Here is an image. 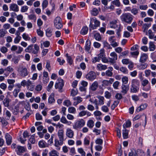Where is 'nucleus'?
I'll list each match as a JSON object with an SVG mask.
<instances>
[{
	"label": "nucleus",
	"instance_id": "8fccbe9b",
	"mask_svg": "<svg viewBox=\"0 0 156 156\" xmlns=\"http://www.w3.org/2000/svg\"><path fill=\"white\" fill-rule=\"evenodd\" d=\"M98 10L96 8H93L91 12L92 15L94 16H97L98 14Z\"/></svg>",
	"mask_w": 156,
	"mask_h": 156
},
{
	"label": "nucleus",
	"instance_id": "473e14b6",
	"mask_svg": "<svg viewBox=\"0 0 156 156\" xmlns=\"http://www.w3.org/2000/svg\"><path fill=\"white\" fill-rule=\"evenodd\" d=\"M139 83L138 80L136 79H133L132 80L131 85L139 86Z\"/></svg>",
	"mask_w": 156,
	"mask_h": 156
},
{
	"label": "nucleus",
	"instance_id": "de8ad7c7",
	"mask_svg": "<svg viewBox=\"0 0 156 156\" xmlns=\"http://www.w3.org/2000/svg\"><path fill=\"white\" fill-rule=\"evenodd\" d=\"M78 152L81 154V156H85L86 153L82 148H80L78 149Z\"/></svg>",
	"mask_w": 156,
	"mask_h": 156
},
{
	"label": "nucleus",
	"instance_id": "09e8293b",
	"mask_svg": "<svg viewBox=\"0 0 156 156\" xmlns=\"http://www.w3.org/2000/svg\"><path fill=\"white\" fill-rule=\"evenodd\" d=\"M13 69L12 68L11 66H9L6 67L5 69V71H6L7 72H9V73L12 72L13 71ZM9 74H8L6 76H8L9 75Z\"/></svg>",
	"mask_w": 156,
	"mask_h": 156
},
{
	"label": "nucleus",
	"instance_id": "69168bd1",
	"mask_svg": "<svg viewBox=\"0 0 156 156\" xmlns=\"http://www.w3.org/2000/svg\"><path fill=\"white\" fill-rule=\"evenodd\" d=\"M101 110L105 112H107L109 111V109L108 106L104 105L102 107Z\"/></svg>",
	"mask_w": 156,
	"mask_h": 156
},
{
	"label": "nucleus",
	"instance_id": "ddd939ff",
	"mask_svg": "<svg viewBox=\"0 0 156 156\" xmlns=\"http://www.w3.org/2000/svg\"><path fill=\"white\" fill-rule=\"evenodd\" d=\"M20 91V84L16 83L15 84V89L13 92L14 96L15 97L17 96Z\"/></svg>",
	"mask_w": 156,
	"mask_h": 156
},
{
	"label": "nucleus",
	"instance_id": "393cba45",
	"mask_svg": "<svg viewBox=\"0 0 156 156\" xmlns=\"http://www.w3.org/2000/svg\"><path fill=\"white\" fill-rule=\"evenodd\" d=\"M129 89V87L127 86L124 84H122V90L121 92L124 94L127 93V91Z\"/></svg>",
	"mask_w": 156,
	"mask_h": 156
},
{
	"label": "nucleus",
	"instance_id": "ea45409f",
	"mask_svg": "<svg viewBox=\"0 0 156 156\" xmlns=\"http://www.w3.org/2000/svg\"><path fill=\"white\" fill-rule=\"evenodd\" d=\"M104 47L107 49H112V48L110 46V45L109 44L107 41H104L103 43Z\"/></svg>",
	"mask_w": 156,
	"mask_h": 156
},
{
	"label": "nucleus",
	"instance_id": "5701e85b",
	"mask_svg": "<svg viewBox=\"0 0 156 156\" xmlns=\"http://www.w3.org/2000/svg\"><path fill=\"white\" fill-rule=\"evenodd\" d=\"M54 94L53 93H52L50 95L48 99V101L49 103L52 104L55 102V101L54 99Z\"/></svg>",
	"mask_w": 156,
	"mask_h": 156
},
{
	"label": "nucleus",
	"instance_id": "f257e3e1",
	"mask_svg": "<svg viewBox=\"0 0 156 156\" xmlns=\"http://www.w3.org/2000/svg\"><path fill=\"white\" fill-rule=\"evenodd\" d=\"M64 131L63 129L59 130L58 133V136L59 140L55 139V147H58L59 146L62 145L64 140Z\"/></svg>",
	"mask_w": 156,
	"mask_h": 156
},
{
	"label": "nucleus",
	"instance_id": "3c124183",
	"mask_svg": "<svg viewBox=\"0 0 156 156\" xmlns=\"http://www.w3.org/2000/svg\"><path fill=\"white\" fill-rule=\"evenodd\" d=\"M131 125V122L129 120H128L126 122L125 124L123 125V127L125 129V128H127L130 126Z\"/></svg>",
	"mask_w": 156,
	"mask_h": 156
},
{
	"label": "nucleus",
	"instance_id": "9b49d317",
	"mask_svg": "<svg viewBox=\"0 0 156 156\" xmlns=\"http://www.w3.org/2000/svg\"><path fill=\"white\" fill-rule=\"evenodd\" d=\"M98 99L94 97V100L97 101L96 103H94L95 105H103L104 104V98L102 96H99L97 97Z\"/></svg>",
	"mask_w": 156,
	"mask_h": 156
},
{
	"label": "nucleus",
	"instance_id": "b1692460",
	"mask_svg": "<svg viewBox=\"0 0 156 156\" xmlns=\"http://www.w3.org/2000/svg\"><path fill=\"white\" fill-rule=\"evenodd\" d=\"M73 100L74 101H77V102H75L73 103V105L75 106L82 102L83 100L82 98L79 96L74 98Z\"/></svg>",
	"mask_w": 156,
	"mask_h": 156
},
{
	"label": "nucleus",
	"instance_id": "864d4df0",
	"mask_svg": "<svg viewBox=\"0 0 156 156\" xmlns=\"http://www.w3.org/2000/svg\"><path fill=\"white\" fill-rule=\"evenodd\" d=\"M35 134L32 135L29 139L30 141L32 144H34L35 143Z\"/></svg>",
	"mask_w": 156,
	"mask_h": 156
},
{
	"label": "nucleus",
	"instance_id": "20e7f679",
	"mask_svg": "<svg viewBox=\"0 0 156 156\" xmlns=\"http://www.w3.org/2000/svg\"><path fill=\"white\" fill-rule=\"evenodd\" d=\"M109 26L110 28L116 29L117 34L119 35L120 32L121 31V25L117 20H114L109 23Z\"/></svg>",
	"mask_w": 156,
	"mask_h": 156
},
{
	"label": "nucleus",
	"instance_id": "4be33fe9",
	"mask_svg": "<svg viewBox=\"0 0 156 156\" xmlns=\"http://www.w3.org/2000/svg\"><path fill=\"white\" fill-rule=\"evenodd\" d=\"M139 90L138 86L131 85L130 88V91L132 93H136Z\"/></svg>",
	"mask_w": 156,
	"mask_h": 156
},
{
	"label": "nucleus",
	"instance_id": "a878e982",
	"mask_svg": "<svg viewBox=\"0 0 156 156\" xmlns=\"http://www.w3.org/2000/svg\"><path fill=\"white\" fill-rule=\"evenodd\" d=\"M27 86L28 87V89L29 90L31 91L33 90L34 88V86L33 85L31 81L29 80H27Z\"/></svg>",
	"mask_w": 156,
	"mask_h": 156
},
{
	"label": "nucleus",
	"instance_id": "5fc2aeb1",
	"mask_svg": "<svg viewBox=\"0 0 156 156\" xmlns=\"http://www.w3.org/2000/svg\"><path fill=\"white\" fill-rule=\"evenodd\" d=\"M54 84V82L52 81H51L49 83L47 88V90L48 91H49L51 88L52 87Z\"/></svg>",
	"mask_w": 156,
	"mask_h": 156
},
{
	"label": "nucleus",
	"instance_id": "79ce46f5",
	"mask_svg": "<svg viewBox=\"0 0 156 156\" xmlns=\"http://www.w3.org/2000/svg\"><path fill=\"white\" fill-rule=\"evenodd\" d=\"M122 134L124 139H125L128 138V130L127 129H125L123 131Z\"/></svg>",
	"mask_w": 156,
	"mask_h": 156
},
{
	"label": "nucleus",
	"instance_id": "1a4fd4ad",
	"mask_svg": "<svg viewBox=\"0 0 156 156\" xmlns=\"http://www.w3.org/2000/svg\"><path fill=\"white\" fill-rule=\"evenodd\" d=\"M111 57L108 58L109 62L110 63L114 64L116 62V61L117 58V54L114 52H112L110 54Z\"/></svg>",
	"mask_w": 156,
	"mask_h": 156
},
{
	"label": "nucleus",
	"instance_id": "4468645a",
	"mask_svg": "<svg viewBox=\"0 0 156 156\" xmlns=\"http://www.w3.org/2000/svg\"><path fill=\"white\" fill-rule=\"evenodd\" d=\"M10 10L18 12L19 11V6L16 4L12 3L9 6Z\"/></svg>",
	"mask_w": 156,
	"mask_h": 156
},
{
	"label": "nucleus",
	"instance_id": "a18cd8bd",
	"mask_svg": "<svg viewBox=\"0 0 156 156\" xmlns=\"http://www.w3.org/2000/svg\"><path fill=\"white\" fill-rule=\"evenodd\" d=\"M6 33V31L4 29H0V38L3 37Z\"/></svg>",
	"mask_w": 156,
	"mask_h": 156
},
{
	"label": "nucleus",
	"instance_id": "37998d69",
	"mask_svg": "<svg viewBox=\"0 0 156 156\" xmlns=\"http://www.w3.org/2000/svg\"><path fill=\"white\" fill-rule=\"evenodd\" d=\"M28 17L30 20H33L34 22H35L36 20V17L35 15L34 14H32L28 15Z\"/></svg>",
	"mask_w": 156,
	"mask_h": 156
},
{
	"label": "nucleus",
	"instance_id": "412c9836",
	"mask_svg": "<svg viewBox=\"0 0 156 156\" xmlns=\"http://www.w3.org/2000/svg\"><path fill=\"white\" fill-rule=\"evenodd\" d=\"M98 86V83L97 81H95L92 83L90 88L92 90L94 91L97 90Z\"/></svg>",
	"mask_w": 156,
	"mask_h": 156
},
{
	"label": "nucleus",
	"instance_id": "a211bd4d",
	"mask_svg": "<svg viewBox=\"0 0 156 156\" xmlns=\"http://www.w3.org/2000/svg\"><path fill=\"white\" fill-rule=\"evenodd\" d=\"M108 68V69L106 71L105 74L106 75V76L111 77L113 75V73L112 72L113 70V69L112 67H109Z\"/></svg>",
	"mask_w": 156,
	"mask_h": 156
},
{
	"label": "nucleus",
	"instance_id": "052dcab7",
	"mask_svg": "<svg viewBox=\"0 0 156 156\" xmlns=\"http://www.w3.org/2000/svg\"><path fill=\"white\" fill-rule=\"evenodd\" d=\"M112 3L118 7H119L120 3L119 0H115L112 2Z\"/></svg>",
	"mask_w": 156,
	"mask_h": 156
},
{
	"label": "nucleus",
	"instance_id": "a19ab883",
	"mask_svg": "<svg viewBox=\"0 0 156 156\" xmlns=\"http://www.w3.org/2000/svg\"><path fill=\"white\" fill-rule=\"evenodd\" d=\"M105 55L104 50L103 49H102L100 50V53L98 56L101 59L104 57Z\"/></svg>",
	"mask_w": 156,
	"mask_h": 156
},
{
	"label": "nucleus",
	"instance_id": "f704fd0d",
	"mask_svg": "<svg viewBox=\"0 0 156 156\" xmlns=\"http://www.w3.org/2000/svg\"><path fill=\"white\" fill-rule=\"evenodd\" d=\"M38 145L39 147L41 148H44L46 147V143L44 140H42L39 142Z\"/></svg>",
	"mask_w": 156,
	"mask_h": 156
},
{
	"label": "nucleus",
	"instance_id": "6e6552de",
	"mask_svg": "<svg viewBox=\"0 0 156 156\" xmlns=\"http://www.w3.org/2000/svg\"><path fill=\"white\" fill-rule=\"evenodd\" d=\"M64 85L63 80L61 79H58L57 82L55 84V87L56 89H58V91L60 92H62V89Z\"/></svg>",
	"mask_w": 156,
	"mask_h": 156
},
{
	"label": "nucleus",
	"instance_id": "2f4dec72",
	"mask_svg": "<svg viewBox=\"0 0 156 156\" xmlns=\"http://www.w3.org/2000/svg\"><path fill=\"white\" fill-rule=\"evenodd\" d=\"M94 122L92 119L89 120L87 122V126L90 128H92L94 126Z\"/></svg>",
	"mask_w": 156,
	"mask_h": 156
},
{
	"label": "nucleus",
	"instance_id": "aec40b11",
	"mask_svg": "<svg viewBox=\"0 0 156 156\" xmlns=\"http://www.w3.org/2000/svg\"><path fill=\"white\" fill-rule=\"evenodd\" d=\"M6 142L7 145H10L12 142V137L8 133H6L5 136Z\"/></svg>",
	"mask_w": 156,
	"mask_h": 156
},
{
	"label": "nucleus",
	"instance_id": "6e6d98bb",
	"mask_svg": "<svg viewBox=\"0 0 156 156\" xmlns=\"http://www.w3.org/2000/svg\"><path fill=\"white\" fill-rule=\"evenodd\" d=\"M63 105L67 107H68L71 105V103L69 100H66L63 102Z\"/></svg>",
	"mask_w": 156,
	"mask_h": 156
},
{
	"label": "nucleus",
	"instance_id": "c756f323",
	"mask_svg": "<svg viewBox=\"0 0 156 156\" xmlns=\"http://www.w3.org/2000/svg\"><path fill=\"white\" fill-rule=\"evenodd\" d=\"M10 100L8 98H5L3 101V103L4 106L8 107L9 106Z\"/></svg>",
	"mask_w": 156,
	"mask_h": 156
},
{
	"label": "nucleus",
	"instance_id": "dca6fc26",
	"mask_svg": "<svg viewBox=\"0 0 156 156\" xmlns=\"http://www.w3.org/2000/svg\"><path fill=\"white\" fill-rule=\"evenodd\" d=\"M148 58V55L145 53H143L141 54L140 58V62L142 63H144L146 62Z\"/></svg>",
	"mask_w": 156,
	"mask_h": 156
},
{
	"label": "nucleus",
	"instance_id": "bb28decb",
	"mask_svg": "<svg viewBox=\"0 0 156 156\" xmlns=\"http://www.w3.org/2000/svg\"><path fill=\"white\" fill-rule=\"evenodd\" d=\"M98 69L100 70H105L107 69V66L105 65H103L101 64H99L97 65Z\"/></svg>",
	"mask_w": 156,
	"mask_h": 156
},
{
	"label": "nucleus",
	"instance_id": "0e129e2a",
	"mask_svg": "<svg viewBox=\"0 0 156 156\" xmlns=\"http://www.w3.org/2000/svg\"><path fill=\"white\" fill-rule=\"evenodd\" d=\"M122 83L125 84H126L127 83L128 81V79L127 77L126 76H124L122 78Z\"/></svg>",
	"mask_w": 156,
	"mask_h": 156
},
{
	"label": "nucleus",
	"instance_id": "13d9d810",
	"mask_svg": "<svg viewBox=\"0 0 156 156\" xmlns=\"http://www.w3.org/2000/svg\"><path fill=\"white\" fill-rule=\"evenodd\" d=\"M149 83V81L147 79H144L141 82V84L143 87L145 86Z\"/></svg>",
	"mask_w": 156,
	"mask_h": 156
},
{
	"label": "nucleus",
	"instance_id": "774afa93",
	"mask_svg": "<svg viewBox=\"0 0 156 156\" xmlns=\"http://www.w3.org/2000/svg\"><path fill=\"white\" fill-rule=\"evenodd\" d=\"M103 140L100 138H98L96 139L95 143L96 144L100 145H102L103 144Z\"/></svg>",
	"mask_w": 156,
	"mask_h": 156
},
{
	"label": "nucleus",
	"instance_id": "c9c22d12",
	"mask_svg": "<svg viewBox=\"0 0 156 156\" xmlns=\"http://www.w3.org/2000/svg\"><path fill=\"white\" fill-rule=\"evenodd\" d=\"M17 37L15 39L14 42L15 43H18L20 41V32L19 31H17L16 33Z\"/></svg>",
	"mask_w": 156,
	"mask_h": 156
},
{
	"label": "nucleus",
	"instance_id": "2eb2a0df",
	"mask_svg": "<svg viewBox=\"0 0 156 156\" xmlns=\"http://www.w3.org/2000/svg\"><path fill=\"white\" fill-rule=\"evenodd\" d=\"M66 135L68 137L72 138L74 136V132L70 129L68 128L66 130Z\"/></svg>",
	"mask_w": 156,
	"mask_h": 156
},
{
	"label": "nucleus",
	"instance_id": "49530a36",
	"mask_svg": "<svg viewBox=\"0 0 156 156\" xmlns=\"http://www.w3.org/2000/svg\"><path fill=\"white\" fill-rule=\"evenodd\" d=\"M48 4V2L47 0H44L42 3V7L43 9H44L47 7Z\"/></svg>",
	"mask_w": 156,
	"mask_h": 156
},
{
	"label": "nucleus",
	"instance_id": "e433bc0d",
	"mask_svg": "<svg viewBox=\"0 0 156 156\" xmlns=\"http://www.w3.org/2000/svg\"><path fill=\"white\" fill-rule=\"evenodd\" d=\"M119 100H117L116 101H115L113 104L112 105L111 107V109L112 110H113L119 104Z\"/></svg>",
	"mask_w": 156,
	"mask_h": 156
},
{
	"label": "nucleus",
	"instance_id": "9d476101",
	"mask_svg": "<svg viewBox=\"0 0 156 156\" xmlns=\"http://www.w3.org/2000/svg\"><path fill=\"white\" fill-rule=\"evenodd\" d=\"M96 77L95 73L92 71L90 72L86 76V78L90 81H93Z\"/></svg>",
	"mask_w": 156,
	"mask_h": 156
},
{
	"label": "nucleus",
	"instance_id": "7ed1b4c3",
	"mask_svg": "<svg viewBox=\"0 0 156 156\" xmlns=\"http://www.w3.org/2000/svg\"><path fill=\"white\" fill-rule=\"evenodd\" d=\"M39 46L37 44H32L29 46L25 49L26 52L37 54L39 51Z\"/></svg>",
	"mask_w": 156,
	"mask_h": 156
},
{
	"label": "nucleus",
	"instance_id": "c03bdc74",
	"mask_svg": "<svg viewBox=\"0 0 156 156\" xmlns=\"http://www.w3.org/2000/svg\"><path fill=\"white\" fill-rule=\"evenodd\" d=\"M68 112L70 113L75 114L76 112L75 108L73 107H71L69 108Z\"/></svg>",
	"mask_w": 156,
	"mask_h": 156
},
{
	"label": "nucleus",
	"instance_id": "6ab92c4d",
	"mask_svg": "<svg viewBox=\"0 0 156 156\" xmlns=\"http://www.w3.org/2000/svg\"><path fill=\"white\" fill-rule=\"evenodd\" d=\"M91 42L88 39L86 41L85 46V50L87 52H89L91 48Z\"/></svg>",
	"mask_w": 156,
	"mask_h": 156
},
{
	"label": "nucleus",
	"instance_id": "4d7b16f0",
	"mask_svg": "<svg viewBox=\"0 0 156 156\" xmlns=\"http://www.w3.org/2000/svg\"><path fill=\"white\" fill-rule=\"evenodd\" d=\"M120 71L125 74H126L128 73V70L127 69L123 67H122L120 68Z\"/></svg>",
	"mask_w": 156,
	"mask_h": 156
},
{
	"label": "nucleus",
	"instance_id": "39448f33",
	"mask_svg": "<svg viewBox=\"0 0 156 156\" xmlns=\"http://www.w3.org/2000/svg\"><path fill=\"white\" fill-rule=\"evenodd\" d=\"M100 22L96 18H91L90 19V24L89 25V30L96 29L97 27L100 26Z\"/></svg>",
	"mask_w": 156,
	"mask_h": 156
},
{
	"label": "nucleus",
	"instance_id": "f03ea898",
	"mask_svg": "<svg viewBox=\"0 0 156 156\" xmlns=\"http://www.w3.org/2000/svg\"><path fill=\"white\" fill-rule=\"evenodd\" d=\"M120 18L122 22L130 24L133 20V16L130 13H124L120 16Z\"/></svg>",
	"mask_w": 156,
	"mask_h": 156
},
{
	"label": "nucleus",
	"instance_id": "cd10ccee",
	"mask_svg": "<svg viewBox=\"0 0 156 156\" xmlns=\"http://www.w3.org/2000/svg\"><path fill=\"white\" fill-rule=\"evenodd\" d=\"M49 156H58L59 153L55 150H53L50 152L49 153Z\"/></svg>",
	"mask_w": 156,
	"mask_h": 156
},
{
	"label": "nucleus",
	"instance_id": "e2e57ef3",
	"mask_svg": "<svg viewBox=\"0 0 156 156\" xmlns=\"http://www.w3.org/2000/svg\"><path fill=\"white\" fill-rule=\"evenodd\" d=\"M105 23H103V25L104 27H101L99 29V30L101 33H104L105 31L106 27L105 26Z\"/></svg>",
	"mask_w": 156,
	"mask_h": 156
},
{
	"label": "nucleus",
	"instance_id": "7c9ffc66",
	"mask_svg": "<svg viewBox=\"0 0 156 156\" xmlns=\"http://www.w3.org/2000/svg\"><path fill=\"white\" fill-rule=\"evenodd\" d=\"M88 28L87 27H83L80 31V34L83 35L86 34L88 32Z\"/></svg>",
	"mask_w": 156,
	"mask_h": 156
},
{
	"label": "nucleus",
	"instance_id": "58836bf2",
	"mask_svg": "<svg viewBox=\"0 0 156 156\" xmlns=\"http://www.w3.org/2000/svg\"><path fill=\"white\" fill-rule=\"evenodd\" d=\"M19 112V105L15 106L14 109L13 113L14 115L18 114Z\"/></svg>",
	"mask_w": 156,
	"mask_h": 156
},
{
	"label": "nucleus",
	"instance_id": "423d86ee",
	"mask_svg": "<svg viewBox=\"0 0 156 156\" xmlns=\"http://www.w3.org/2000/svg\"><path fill=\"white\" fill-rule=\"evenodd\" d=\"M85 121L83 119H81L76 121L73 125V127L74 129H80L85 124Z\"/></svg>",
	"mask_w": 156,
	"mask_h": 156
},
{
	"label": "nucleus",
	"instance_id": "680f3d73",
	"mask_svg": "<svg viewBox=\"0 0 156 156\" xmlns=\"http://www.w3.org/2000/svg\"><path fill=\"white\" fill-rule=\"evenodd\" d=\"M27 149L25 146L23 147L20 146V153H23L27 151Z\"/></svg>",
	"mask_w": 156,
	"mask_h": 156
},
{
	"label": "nucleus",
	"instance_id": "f8f14e48",
	"mask_svg": "<svg viewBox=\"0 0 156 156\" xmlns=\"http://www.w3.org/2000/svg\"><path fill=\"white\" fill-rule=\"evenodd\" d=\"M115 37L114 36H111L108 39L110 44L114 48L118 46V43L115 41V39H113Z\"/></svg>",
	"mask_w": 156,
	"mask_h": 156
},
{
	"label": "nucleus",
	"instance_id": "bf43d9fd",
	"mask_svg": "<svg viewBox=\"0 0 156 156\" xmlns=\"http://www.w3.org/2000/svg\"><path fill=\"white\" fill-rule=\"evenodd\" d=\"M119 84V82L118 81H116L114 82L113 84V86L114 89H118V87Z\"/></svg>",
	"mask_w": 156,
	"mask_h": 156
},
{
	"label": "nucleus",
	"instance_id": "338daca9",
	"mask_svg": "<svg viewBox=\"0 0 156 156\" xmlns=\"http://www.w3.org/2000/svg\"><path fill=\"white\" fill-rule=\"evenodd\" d=\"M24 106L25 109L28 111L30 109V106L28 103H24Z\"/></svg>",
	"mask_w": 156,
	"mask_h": 156
},
{
	"label": "nucleus",
	"instance_id": "0eeeda50",
	"mask_svg": "<svg viewBox=\"0 0 156 156\" xmlns=\"http://www.w3.org/2000/svg\"><path fill=\"white\" fill-rule=\"evenodd\" d=\"M62 20L59 17L57 16L55 19L54 21L55 27L58 29H61L63 27Z\"/></svg>",
	"mask_w": 156,
	"mask_h": 156
},
{
	"label": "nucleus",
	"instance_id": "c85d7f7f",
	"mask_svg": "<svg viewBox=\"0 0 156 156\" xmlns=\"http://www.w3.org/2000/svg\"><path fill=\"white\" fill-rule=\"evenodd\" d=\"M46 35L48 37H51L52 35V29L51 28H48L46 30Z\"/></svg>",
	"mask_w": 156,
	"mask_h": 156
},
{
	"label": "nucleus",
	"instance_id": "72a5a7b5",
	"mask_svg": "<svg viewBox=\"0 0 156 156\" xmlns=\"http://www.w3.org/2000/svg\"><path fill=\"white\" fill-rule=\"evenodd\" d=\"M149 50L151 51H154L155 49V46L154 43L152 42H150L149 43Z\"/></svg>",
	"mask_w": 156,
	"mask_h": 156
},
{
	"label": "nucleus",
	"instance_id": "603ef678",
	"mask_svg": "<svg viewBox=\"0 0 156 156\" xmlns=\"http://www.w3.org/2000/svg\"><path fill=\"white\" fill-rule=\"evenodd\" d=\"M94 37L95 39L97 41H100L101 39V36L99 33H96L95 34Z\"/></svg>",
	"mask_w": 156,
	"mask_h": 156
},
{
	"label": "nucleus",
	"instance_id": "f3484780",
	"mask_svg": "<svg viewBox=\"0 0 156 156\" xmlns=\"http://www.w3.org/2000/svg\"><path fill=\"white\" fill-rule=\"evenodd\" d=\"M28 75V72L27 69L26 68H21V71H20V76L24 77Z\"/></svg>",
	"mask_w": 156,
	"mask_h": 156
},
{
	"label": "nucleus",
	"instance_id": "4c0bfd02",
	"mask_svg": "<svg viewBox=\"0 0 156 156\" xmlns=\"http://www.w3.org/2000/svg\"><path fill=\"white\" fill-rule=\"evenodd\" d=\"M66 56L67 58V60L68 63L70 65H71L73 63V61L71 57L70 56H69L68 53L66 54Z\"/></svg>",
	"mask_w": 156,
	"mask_h": 156
}]
</instances>
